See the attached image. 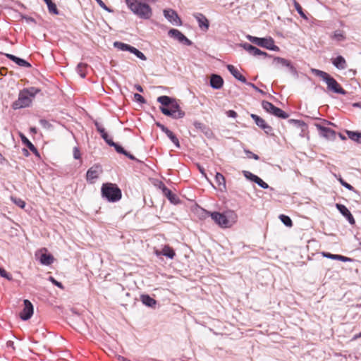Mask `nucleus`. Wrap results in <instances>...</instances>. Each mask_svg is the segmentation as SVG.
I'll return each mask as SVG.
<instances>
[{
	"label": "nucleus",
	"mask_w": 361,
	"mask_h": 361,
	"mask_svg": "<svg viewBox=\"0 0 361 361\" xmlns=\"http://www.w3.org/2000/svg\"><path fill=\"white\" fill-rule=\"evenodd\" d=\"M212 220L221 228H231L238 220L237 214L232 210H227L223 213L214 212H207Z\"/></svg>",
	"instance_id": "obj_1"
},
{
	"label": "nucleus",
	"mask_w": 361,
	"mask_h": 361,
	"mask_svg": "<svg viewBox=\"0 0 361 361\" xmlns=\"http://www.w3.org/2000/svg\"><path fill=\"white\" fill-rule=\"evenodd\" d=\"M39 92L40 90L35 87L24 88L20 90L18 99L12 104L13 109H19L29 106L32 103V99Z\"/></svg>",
	"instance_id": "obj_2"
},
{
	"label": "nucleus",
	"mask_w": 361,
	"mask_h": 361,
	"mask_svg": "<svg viewBox=\"0 0 361 361\" xmlns=\"http://www.w3.org/2000/svg\"><path fill=\"white\" fill-rule=\"evenodd\" d=\"M126 4L130 11L142 19H149L152 16L151 7L146 3L139 0H125Z\"/></svg>",
	"instance_id": "obj_3"
},
{
	"label": "nucleus",
	"mask_w": 361,
	"mask_h": 361,
	"mask_svg": "<svg viewBox=\"0 0 361 361\" xmlns=\"http://www.w3.org/2000/svg\"><path fill=\"white\" fill-rule=\"evenodd\" d=\"M311 71L315 75L320 77L324 80L330 90L336 93L345 94V91L341 87L340 84L327 73L315 68H312Z\"/></svg>",
	"instance_id": "obj_4"
},
{
	"label": "nucleus",
	"mask_w": 361,
	"mask_h": 361,
	"mask_svg": "<svg viewBox=\"0 0 361 361\" xmlns=\"http://www.w3.org/2000/svg\"><path fill=\"white\" fill-rule=\"evenodd\" d=\"M102 195L109 202H117L121 199L120 188L114 183H104L102 186Z\"/></svg>",
	"instance_id": "obj_5"
},
{
	"label": "nucleus",
	"mask_w": 361,
	"mask_h": 361,
	"mask_svg": "<svg viewBox=\"0 0 361 361\" xmlns=\"http://www.w3.org/2000/svg\"><path fill=\"white\" fill-rule=\"evenodd\" d=\"M317 120L319 122L314 123V126L319 130V135L326 139L334 140L336 137V133L329 128V126L333 125V123L325 119L317 118Z\"/></svg>",
	"instance_id": "obj_6"
},
{
	"label": "nucleus",
	"mask_w": 361,
	"mask_h": 361,
	"mask_svg": "<svg viewBox=\"0 0 361 361\" xmlns=\"http://www.w3.org/2000/svg\"><path fill=\"white\" fill-rule=\"evenodd\" d=\"M160 110L164 115L171 116L173 118H180L185 115L176 102H173L167 107H160Z\"/></svg>",
	"instance_id": "obj_7"
},
{
	"label": "nucleus",
	"mask_w": 361,
	"mask_h": 361,
	"mask_svg": "<svg viewBox=\"0 0 361 361\" xmlns=\"http://www.w3.org/2000/svg\"><path fill=\"white\" fill-rule=\"evenodd\" d=\"M248 39L253 44L270 50H275L277 48L274 45V41L271 37L259 38L253 36H248Z\"/></svg>",
	"instance_id": "obj_8"
},
{
	"label": "nucleus",
	"mask_w": 361,
	"mask_h": 361,
	"mask_svg": "<svg viewBox=\"0 0 361 361\" xmlns=\"http://www.w3.org/2000/svg\"><path fill=\"white\" fill-rule=\"evenodd\" d=\"M263 109L268 113L274 115L281 118H287L288 114L280 108L275 106L273 104L267 101H263L262 103Z\"/></svg>",
	"instance_id": "obj_9"
},
{
	"label": "nucleus",
	"mask_w": 361,
	"mask_h": 361,
	"mask_svg": "<svg viewBox=\"0 0 361 361\" xmlns=\"http://www.w3.org/2000/svg\"><path fill=\"white\" fill-rule=\"evenodd\" d=\"M114 47L122 50V51H128L133 54H134L139 59L145 61L147 59L145 54L135 48L134 47H132L128 44H125L120 42H114Z\"/></svg>",
	"instance_id": "obj_10"
},
{
	"label": "nucleus",
	"mask_w": 361,
	"mask_h": 361,
	"mask_svg": "<svg viewBox=\"0 0 361 361\" xmlns=\"http://www.w3.org/2000/svg\"><path fill=\"white\" fill-rule=\"evenodd\" d=\"M102 173V169L99 165H94L90 168L86 173L87 180L93 183L98 178L100 173Z\"/></svg>",
	"instance_id": "obj_11"
},
{
	"label": "nucleus",
	"mask_w": 361,
	"mask_h": 361,
	"mask_svg": "<svg viewBox=\"0 0 361 361\" xmlns=\"http://www.w3.org/2000/svg\"><path fill=\"white\" fill-rule=\"evenodd\" d=\"M47 249L45 247H43L40 249L36 254L37 255L38 254H40L39 256V262L43 265H50L54 262V258L51 254H47Z\"/></svg>",
	"instance_id": "obj_12"
},
{
	"label": "nucleus",
	"mask_w": 361,
	"mask_h": 361,
	"mask_svg": "<svg viewBox=\"0 0 361 361\" xmlns=\"http://www.w3.org/2000/svg\"><path fill=\"white\" fill-rule=\"evenodd\" d=\"M164 15L169 21L175 25H181L182 21L178 13L173 9H165Z\"/></svg>",
	"instance_id": "obj_13"
},
{
	"label": "nucleus",
	"mask_w": 361,
	"mask_h": 361,
	"mask_svg": "<svg viewBox=\"0 0 361 361\" xmlns=\"http://www.w3.org/2000/svg\"><path fill=\"white\" fill-rule=\"evenodd\" d=\"M23 303L24 308L20 313V317L23 320H27L33 314V306L28 300H24Z\"/></svg>",
	"instance_id": "obj_14"
},
{
	"label": "nucleus",
	"mask_w": 361,
	"mask_h": 361,
	"mask_svg": "<svg viewBox=\"0 0 361 361\" xmlns=\"http://www.w3.org/2000/svg\"><path fill=\"white\" fill-rule=\"evenodd\" d=\"M169 35L177 39L179 42L184 43L187 45L192 44L191 41L189 40L180 31L176 29H171L169 31Z\"/></svg>",
	"instance_id": "obj_15"
},
{
	"label": "nucleus",
	"mask_w": 361,
	"mask_h": 361,
	"mask_svg": "<svg viewBox=\"0 0 361 361\" xmlns=\"http://www.w3.org/2000/svg\"><path fill=\"white\" fill-rule=\"evenodd\" d=\"M336 208L338 210L345 216L347 218L348 221L351 224H355V219L350 212L348 210V209L343 204H336Z\"/></svg>",
	"instance_id": "obj_16"
},
{
	"label": "nucleus",
	"mask_w": 361,
	"mask_h": 361,
	"mask_svg": "<svg viewBox=\"0 0 361 361\" xmlns=\"http://www.w3.org/2000/svg\"><path fill=\"white\" fill-rule=\"evenodd\" d=\"M251 118L255 121L257 126L263 129L266 133L270 131L271 128L266 123V121L256 114H251Z\"/></svg>",
	"instance_id": "obj_17"
},
{
	"label": "nucleus",
	"mask_w": 361,
	"mask_h": 361,
	"mask_svg": "<svg viewBox=\"0 0 361 361\" xmlns=\"http://www.w3.org/2000/svg\"><path fill=\"white\" fill-rule=\"evenodd\" d=\"M224 85L223 78L216 74H212L210 77V85L214 89H221Z\"/></svg>",
	"instance_id": "obj_18"
},
{
	"label": "nucleus",
	"mask_w": 361,
	"mask_h": 361,
	"mask_svg": "<svg viewBox=\"0 0 361 361\" xmlns=\"http://www.w3.org/2000/svg\"><path fill=\"white\" fill-rule=\"evenodd\" d=\"M194 17L197 20L199 27L201 29H203L204 30H208L209 26V20L202 13H195V14H194Z\"/></svg>",
	"instance_id": "obj_19"
},
{
	"label": "nucleus",
	"mask_w": 361,
	"mask_h": 361,
	"mask_svg": "<svg viewBox=\"0 0 361 361\" xmlns=\"http://www.w3.org/2000/svg\"><path fill=\"white\" fill-rule=\"evenodd\" d=\"M19 136L21 139L22 142L27 147V148L35 155L39 156V152L37 149L35 147V145L25 137V135L19 133Z\"/></svg>",
	"instance_id": "obj_20"
},
{
	"label": "nucleus",
	"mask_w": 361,
	"mask_h": 361,
	"mask_svg": "<svg viewBox=\"0 0 361 361\" xmlns=\"http://www.w3.org/2000/svg\"><path fill=\"white\" fill-rule=\"evenodd\" d=\"M227 68L229 72L238 80L243 83H247V80L245 76H243L240 71L233 65H228Z\"/></svg>",
	"instance_id": "obj_21"
},
{
	"label": "nucleus",
	"mask_w": 361,
	"mask_h": 361,
	"mask_svg": "<svg viewBox=\"0 0 361 361\" xmlns=\"http://www.w3.org/2000/svg\"><path fill=\"white\" fill-rule=\"evenodd\" d=\"M5 56L8 59H11V61H13V62H15L16 64H18L20 66L27 67V68L31 67V64L23 59L18 58L14 55L10 54H6Z\"/></svg>",
	"instance_id": "obj_22"
},
{
	"label": "nucleus",
	"mask_w": 361,
	"mask_h": 361,
	"mask_svg": "<svg viewBox=\"0 0 361 361\" xmlns=\"http://www.w3.org/2000/svg\"><path fill=\"white\" fill-rule=\"evenodd\" d=\"M244 49L247 51L250 54L253 56H267V53L261 51L258 48L249 44H245L243 45Z\"/></svg>",
	"instance_id": "obj_23"
},
{
	"label": "nucleus",
	"mask_w": 361,
	"mask_h": 361,
	"mask_svg": "<svg viewBox=\"0 0 361 361\" xmlns=\"http://www.w3.org/2000/svg\"><path fill=\"white\" fill-rule=\"evenodd\" d=\"M332 63L338 69L340 70H343L347 67L346 61L342 56H338L332 59Z\"/></svg>",
	"instance_id": "obj_24"
},
{
	"label": "nucleus",
	"mask_w": 361,
	"mask_h": 361,
	"mask_svg": "<svg viewBox=\"0 0 361 361\" xmlns=\"http://www.w3.org/2000/svg\"><path fill=\"white\" fill-rule=\"evenodd\" d=\"M215 180L219 190H225L226 188L225 177L220 173H216Z\"/></svg>",
	"instance_id": "obj_25"
},
{
	"label": "nucleus",
	"mask_w": 361,
	"mask_h": 361,
	"mask_svg": "<svg viewBox=\"0 0 361 361\" xmlns=\"http://www.w3.org/2000/svg\"><path fill=\"white\" fill-rule=\"evenodd\" d=\"M140 300L143 304L148 307H154L157 303V301L149 295H141Z\"/></svg>",
	"instance_id": "obj_26"
},
{
	"label": "nucleus",
	"mask_w": 361,
	"mask_h": 361,
	"mask_svg": "<svg viewBox=\"0 0 361 361\" xmlns=\"http://www.w3.org/2000/svg\"><path fill=\"white\" fill-rule=\"evenodd\" d=\"M161 253L162 255H164L170 259H173L176 255L174 250L168 245L164 246L161 250Z\"/></svg>",
	"instance_id": "obj_27"
},
{
	"label": "nucleus",
	"mask_w": 361,
	"mask_h": 361,
	"mask_svg": "<svg viewBox=\"0 0 361 361\" xmlns=\"http://www.w3.org/2000/svg\"><path fill=\"white\" fill-rule=\"evenodd\" d=\"M110 146H114L116 151L118 153L123 154L126 155V157H129L130 159L134 160L135 157L132 154H129L128 152H126L121 146L118 145V144L115 142L110 143Z\"/></svg>",
	"instance_id": "obj_28"
},
{
	"label": "nucleus",
	"mask_w": 361,
	"mask_h": 361,
	"mask_svg": "<svg viewBox=\"0 0 361 361\" xmlns=\"http://www.w3.org/2000/svg\"><path fill=\"white\" fill-rule=\"evenodd\" d=\"M346 133L350 140L355 141L358 143H361V133L360 132H355V131L348 130L346 132Z\"/></svg>",
	"instance_id": "obj_29"
},
{
	"label": "nucleus",
	"mask_w": 361,
	"mask_h": 361,
	"mask_svg": "<svg viewBox=\"0 0 361 361\" xmlns=\"http://www.w3.org/2000/svg\"><path fill=\"white\" fill-rule=\"evenodd\" d=\"M157 101L163 106L162 107H167L174 102L173 99L168 96L159 97Z\"/></svg>",
	"instance_id": "obj_30"
},
{
	"label": "nucleus",
	"mask_w": 361,
	"mask_h": 361,
	"mask_svg": "<svg viewBox=\"0 0 361 361\" xmlns=\"http://www.w3.org/2000/svg\"><path fill=\"white\" fill-rule=\"evenodd\" d=\"M87 65L85 63H79L77 66V71L82 78H85L87 73Z\"/></svg>",
	"instance_id": "obj_31"
},
{
	"label": "nucleus",
	"mask_w": 361,
	"mask_h": 361,
	"mask_svg": "<svg viewBox=\"0 0 361 361\" xmlns=\"http://www.w3.org/2000/svg\"><path fill=\"white\" fill-rule=\"evenodd\" d=\"M46 4L47 5L49 13L55 15L59 14V10L56 7V5L54 3H53L51 0H49L46 2Z\"/></svg>",
	"instance_id": "obj_32"
},
{
	"label": "nucleus",
	"mask_w": 361,
	"mask_h": 361,
	"mask_svg": "<svg viewBox=\"0 0 361 361\" xmlns=\"http://www.w3.org/2000/svg\"><path fill=\"white\" fill-rule=\"evenodd\" d=\"M162 191L164 195H166L171 202H173L175 201L176 195L172 192L171 190L164 186L162 188Z\"/></svg>",
	"instance_id": "obj_33"
},
{
	"label": "nucleus",
	"mask_w": 361,
	"mask_h": 361,
	"mask_svg": "<svg viewBox=\"0 0 361 361\" xmlns=\"http://www.w3.org/2000/svg\"><path fill=\"white\" fill-rule=\"evenodd\" d=\"M275 61L278 63L281 64V66H287V67L290 68V69H293V67L291 65L290 61L286 59L277 57L275 59Z\"/></svg>",
	"instance_id": "obj_34"
},
{
	"label": "nucleus",
	"mask_w": 361,
	"mask_h": 361,
	"mask_svg": "<svg viewBox=\"0 0 361 361\" xmlns=\"http://www.w3.org/2000/svg\"><path fill=\"white\" fill-rule=\"evenodd\" d=\"M166 135L170 138V140L174 143V145L177 147H180L179 140L177 138V137L173 133L172 131L167 130L166 131Z\"/></svg>",
	"instance_id": "obj_35"
},
{
	"label": "nucleus",
	"mask_w": 361,
	"mask_h": 361,
	"mask_svg": "<svg viewBox=\"0 0 361 361\" xmlns=\"http://www.w3.org/2000/svg\"><path fill=\"white\" fill-rule=\"evenodd\" d=\"M293 1L294 7L296 9V11L298 12L300 16L302 18L307 19V16L305 14V13L303 12L302 8L300 6V4L296 0H293Z\"/></svg>",
	"instance_id": "obj_36"
},
{
	"label": "nucleus",
	"mask_w": 361,
	"mask_h": 361,
	"mask_svg": "<svg viewBox=\"0 0 361 361\" xmlns=\"http://www.w3.org/2000/svg\"><path fill=\"white\" fill-rule=\"evenodd\" d=\"M11 201L18 207L23 209L25 207V202L23 200L16 197H11Z\"/></svg>",
	"instance_id": "obj_37"
},
{
	"label": "nucleus",
	"mask_w": 361,
	"mask_h": 361,
	"mask_svg": "<svg viewBox=\"0 0 361 361\" xmlns=\"http://www.w3.org/2000/svg\"><path fill=\"white\" fill-rule=\"evenodd\" d=\"M280 219L286 226L289 227H291L293 226L292 220L290 219L289 216H286L284 214H281L280 216Z\"/></svg>",
	"instance_id": "obj_38"
},
{
	"label": "nucleus",
	"mask_w": 361,
	"mask_h": 361,
	"mask_svg": "<svg viewBox=\"0 0 361 361\" xmlns=\"http://www.w3.org/2000/svg\"><path fill=\"white\" fill-rule=\"evenodd\" d=\"M254 178V182L257 183L261 188L264 189L268 188L269 185L267 183L263 181L258 176H253Z\"/></svg>",
	"instance_id": "obj_39"
},
{
	"label": "nucleus",
	"mask_w": 361,
	"mask_h": 361,
	"mask_svg": "<svg viewBox=\"0 0 361 361\" xmlns=\"http://www.w3.org/2000/svg\"><path fill=\"white\" fill-rule=\"evenodd\" d=\"M0 276L6 279L8 281H12L13 277L11 274L8 273L4 269H0Z\"/></svg>",
	"instance_id": "obj_40"
},
{
	"label": "nucleus",
	"mask_w": 361,
	"mask_h": 361,
	"mask_svg": "<svg viewBox=\"0 0 361 361\" xmlns=\"http://www.w3.org/2000/svg\"><path fill=\"white\" fill-rule=\"evenodd\" d=\"M333 38L336 39L337 41H343L345 39L344 35L341 32H335Z\"/></svg>",
	"instance_id": "obj_41"
},
{
	"label": "nucleus",
	"mask_w": 361,
	"mask_h": 361,
	"mask_svg": "<svg viewBox=\"0 0 361 361\" xmlns=\"http://www.w3.org/2000/svg\"><path fill=\"white\" fill-rule=\"evenodd\" d=\"M322 255L324 257H326V258H329V259H338V255H334V254H331V253H329V252H323L322 253Z\"/></svg>",
	"instance_id": "obj_42"
},
{
	"label": "nucleus",
	"mask_w": 361,
	"mask_h": 361,
	"mask_svg": "<svg viewBox=\"0 0 361 361\" xmlns=\"http://www.w3.org/2000/svg\"><path fill=\"white\" fill-rule=\"evenodd\" d=\"M134 99L137 102H140L141 104H145V99H144V97L141 94H140L138 93H135L134 94Z\"/></svg>",
	"instance_id": "obj_43"
},
{
	"label": "nucleus",
	"mask_w": 361,
	"mask_h": 361,
	"mask_svg": "<svg viewBox=\"0 0 361 361\" xmlns=\"http://www.w3.org/2000/svg\"><path fill=\"white\" fill-rule=\"evenodd\" d=\"M194 126L195 127V128L199 129L200 130H204L205 129V126L201 122H194Z\"/></svg>",
	"instance_id": "obj_44"
},
{
	"label": "nucleus",
	"mask_w": 361,
	"mask_h": 361,
	"mask_svg": "<svg viewBox=\"0 0 361 361\" xmlns=\"http://www.w3.org/2000/svg\"><path fill=\"white\" fill-rule=\"evenodd\" d=\"M243 173H244V176H245L247 178H248V179L251 180H252V181H253V182H254V178H253V176H257L256 175H254V174H252V173H250V172H249V171H243Z\"/></svg>",
	"instance_id": "obj_45"
},
{
	"label": "nucleus",
	"mask_w": 361,
	"mask_h": 361,
	"mask_svg": "<svg viewBox=\"0 0 361 361\" xmlns=\"http://www.w3.org/2000/svg\"><path fill=\"white\" fill-rule=\"evenodd\" d=\"M102 137V138L106 142V143L108 145H110V143L113 142V140L110 138H109V135L107 134V133H104L103 135H101Z\"/></svg>",
	"instance_id": "obj_46"
},
{
	"label": "nucleus",
	"mask_w": 361,
	"mask_h": 361,
	"mask_svg": "<svg viewBox=\"0 0 361 361\" xmlns=\"http://www.w3.org/2000/svg\"><path fill=\"white\" fill-rule=\"evenodd\" d=\"M73 157L76 159L80 158V152L78 147H74L73 149Z\"/></svg>",
	"instance_id": "obj_47"
},
{
	"label": "nucleus",
	"mask_w": 361,
	"mask_h": 361,
	"mask_svg": "<svg viewBox=\"0 0 361 361\" xmlns=\"http://www.w3.org/2000/svg\"><path fill=\"white\" fill-rule=\"evenodd\" d=\"M338 258L337 260H340L341 262H351L352 261V259H350L349 257H345V256H343V255H338Z\"/></svg>",
	"instance_id": "obj_48"
},
{
	"label": "nucleus",
	"mask_w": 361,
	"mask_h": 361,
	"mask_svg": "<svg viewBox=\"0 0 361 361\" xmlns=\"http://www.w3.org/2000/svg\"><path fill=\"white\" fill-rule=\"evenodd\" d=\"M245 152L247 154H249L248 157L250 158H253L255 160H258L259 159V156L257 154H254V153H252V152H251L250 151H245Z\"/></svg>",
	"instance_id": "obj_49"
},
{
	"label": "nucleus",
	"mask_w": 361,
	"mask_h": 361,
	"mask_svg": "<svg viewBox=\"0 0 361 361\" xmlns=\"http://www.w3.org/2000/svg\"><path fill=\"white\" fill-rule=\"evenodd\" d=\"M246 84L247 85L252 87L256 91H257V92H260L262 94H264V92L262 90L259 89L255 84H253L252 82H247Z\"/></svg>",
	"instance_id": "obj_50"
},
{
	"label": "nucleus",
	"mask_w": 361,
	"mask_h": 361,
	"mask_svg": "<svg viewBox=\"0 0 361 361\" xmlns=\"http://www.w3.org/2000/svg\"><path fill=\"white\" fill-rule=\"evenodd\" d=\"M50 281L54 284L56 285V286L61 288H63V285L61 284V283L60 282H58L53 277H50Z\"/></svg>",
	"instance_id": "obj_51"
},
{
	"label": "nucleus",
	"mask_w": 361,
	"mask_h": 361,
	"mask_svg": "<svg viewBox=\"0 0 361 361\" xmlns=\"http://www.w3.org/2000/svg\"><path fill=\"white\" fill-rule=\"evenodd\" d=\"M226 114L228 115V116L232 117V118H236L238 116L237 113L233 110L228 111Z\"/></svg>",
	"instance_id": "obj_52"
},
{
	"label": "nucleus",
	"mask_w": 361,
	"mask_h": 361,
	"mask_svg": "<svg viewBox=\"0 0 361 361\" xmlns=\"http://www.w3.org/2000/svg\"><path fill=\"white\" fill-rule=\"evenodd\" d=\"M97 129L100 133L101 135L106 133L105 129L100 126L98 123H96Z\"/></svg>",
	"instance_id": "obj_53"
},
{
	"label": "nucleus",
	"mask_w": 361,
	"mask_h": 361,
	"mask_svg": "<svg viewBox=\"0 0 361 361\" xmlns=\"http://www.w3.org/2000/svg\"><path fill=\"white\" fill-rule=\"evenodd\" d=\"M343 186H344L345 188L348 189L349 190H354V188L351 185H350L349 183H348L346 182L343 184Z\"/></svg>",
	"instance_id": "obj_54"
},
{
	"label": "nucleus",
	"mask_w": 361,
	"mask_h": 361,
	"mask_svg": "<svg viewBox=\"0 0 361 361\" xmlns=\"http://www.w3.org/2000/svg\"><path fill=\"white\" fill-rule=\"evenodd\" d=\"M116 357L118 361H130L121 355H116Z\"/></svg>",
	"instance_id": "obj_55"
},
{
	"label": "nucleus",
	"mask_w": 361,
	"mask_h": 361,
	"mask_svg": "<svg viewBox=\"0 0 361 361\" xmlns=\"http://www.w3.org/2000/svg\"><path fill=\"white\" fill-rule=\"evenodd\" d=\"M157 126H159L160 128L162 130V131L164 132L166 134L167 130H170L169 129H168L166 127H165L163 125L157 124Z\"/></svg>",
	"instance_id": "obj_56"
},
{
	"label": "nucleus",
	"mask_w": 361,
	"mask_h": 361,
	"mask_svg": "<svg viewBox=\"0 0 361 361\" xmlns=\"http://www.w3.org/2000/svg\"><path fill=\"white\" fill-rule=\"evenodd\" d=\"M96 1L101 7L106 9V6L105 4L102 0H96Z\"/></svg>",
	"instance_id": "obj_57"
},
{
	"label": "nucleus",
	"mask_w": 361,
	"mask_h": 361,
	"mask_svg": "<svg viewBox=\"0 0 361 361\" xmlns=\"http://www.w3.org/2000/svg\"><path fill=\"white\" fill-rule=\"evenodd\" d=\"M135 88L140 92H143V88L141 87V85H135Z\"/></svg>",
	"instance_id": "obj_58"
},
{
	"label": "nucleus",
	"mask_w": 361,
	"mask_h": 361,
	"mask_svg": "<svg viewBox=\"0 0 361 361\" xmlns=\"http://www.w3.org/2000/svg\"><path fill=\"white\" fill-rule=\"evenodd\" d=\"M360 337H361V333H360V334H358L355 335V336H353V339H352V340H353V341H355V340H356V339H357V338H360Z\"/></svg>",
	"instance_id": "obj_59"
},
{
	"label": "nucleus",
	"mask_w": 361,
	"mask_h": 361,
	"mask_svg": "<svg viewBox=\"0 0 361 361\" xmlns=\"http://www.w3.org/2000/svg\"><path fill=\"white\" fill-rule=\"evenodd\" d=\"M40 123L43 125L44 126L48 125V122L46 120H40Z\"/></svg>",
	"instance_id": "obj_60"
},
{
	"label": "nucleus",
	"mask_w": 361,
	"mask_h": 361,
	"mask_svg": "<svg viewBox=\"0 0 361 361\" xmlns=\"http://www.w3.org/2000/svg\"><path fill=\"white\" fill-rule=\"evenodd\" d=\"M30 130L31 133H32L34 134L37 133V129L35 127H31Z\"/></svg>",
	"instance_id": "obj_61"
},
{
	"label": "nucleus",
	"mask_w": 361,
	"mask_h": 361,
	"mask_svg": "<svg viewBox=\"0 0 361 361\" xmlns=\"http://www.w3.org/2000/svg\"><path fill=\"white\" fill-rule=\"evenodd\" d=\"M154 253L157 256H160L162 255L161 251H159V250H155Z\"/></svg>",
	"instance_id": "obj_62"
},
{
	"label": "nucleus",
	"mask_w": 361,
	"mask_h": 361,
	"mask_svg": "<svg viewBox=\"0 0 361 361\" xmlns=\"http://www.w3.org/2000/svg\"><path fill=\"white\" fill-rule=\"evenodd\" d=\"M338 181L342 185H343V184L345 183V181H344V180L342 178H339Z\"/></svg>",
	"instance_id": "obj_63"
},
{
	"label": "nucleus",
	"mask_w": 361,
	"mask_h": 361,
	"mask_svg": "<svg viewBox=\"0 0 361 361\" xmlns=\"http://www.w3.org/2000/svg\"><path fill=\"white\" fill-rule=\"evenodd\" d=\"M4 159H5L4 157H3L1 153H0V162H2Z\"/></svg>",
	"instance_id": "obj_64"
}]
</instances>
